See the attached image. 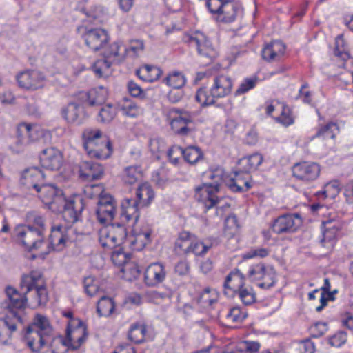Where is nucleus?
Listing matches in <instances>:
<instances>
[{"label":"nucleus","mask_w":353,"mask_h":353,"mask_svg":"<svg viewBox=\"0 0 353 353\" xmlns=\"http://www.w3.org/2000/svg\"><path fill=\"white\" fill-rule=\"evenodd\" d=\"M112 62L105 57L97 60L92 66L94 72L99 77L108 76L110 74V69Z\"/></svg>","instance_id":"nucleus-47"},{"label":"nucleus","mask_w":353,"mask_h":353,"mask_svg":"<svg viewBox=\"0 0 353 353\" xmlns=\"http://www.w3.org/2000/svg\"><path fill=\"white\" fill-rule=\"evenodd\" d=\"M281 108V113L280 116L276 119V121L286 126L292 124L294 123V119L292 117L290 108L285 105H282Z\"/></svg>","instance_id":"nucleus-59"},{"label":"nucleus","mask_w":353,"mask_h":353,"mask_svg":"<svg viewBox=\"0 0 353 353\" xmlns=\"http://www.w3.org/2000/svg\"><path fill=\"white\" fill-rule=\"evenodd\" d=\"M236 293L241 301L246 305H251L256 301V294L253 288L245 285L239 289Z\"/></svg>","instance_id":"nucleus-50"},{"label":"nucleus","mask_w":353,"mask_h":353,"mask_svg":"<svg viewBox=\"0 0 353 353\" xmlns=\"http://www.w3.org/2000/svg\"><path fill=\"white\" fill-rule=\"evenodd\" d=\"M249 179L248 172H245L242 169L234 172V176L229 179L228 186L234 192H245L252 187Z\"/></svg>","instance_id":"nucleus-27"},{"label":"nucleus","mask_w":353,"mask_h":353,"mask_svg":"<svg viewBox=\"0 0 353 353\" xmlns=\"http://www.w3.org/2000/svg\"><path fill=\"white\" fill-rule=\"evenodd\" d=\"M70 230L69 226H63L60 224L52 226L49 236L48 251L46 254L49 253L50 250H61L65 247V242L70 239L68 232Z\"/></svg>","instance_id":"nucleus-18"},{"label":"nucleus","mask_w":353,"mask_h":353,"mask_svg":"<svg viewBox=\"0 0 353 353\" xmlns=\"http://www.w3.org/2000/svg\"><path fill=\"white\" fill-rule=\"evenodd\" d=\"M206 6L212 14H216L217 21L225 23L234 21L242 10L234 0H208Z\"/></svg>","instance_id":"nucleus-7"},{"label":"nucleus","mask_w":353,"mask_h":353,"mask_svg":"<svg viewBox=\"0 0 353 353\" xmlns=\"http://www.w3.org/2000/svg\"><path fill=\"white\" fill-rule=\"evenodd\" d=\"M122 180L125 183L134 184L141 177L140 166L130 165L123 169L122 172Z\"/></svg>","instance_id":"nucleus-41"},{"label":"nucleus","mask_w":353,"mask_h":353,"mask_svg":"<svg viewBox=\"0 0 353 353\" xmlns=\"http://www.w3.org/2000/svg\"><path fill=\"white\" fill-rule=\"evenodd\" d=\"M63 117L68 122L77 125L81 124L87 117L82 105L70 103L61 110Z\"/></svg>","instance_id":"nucleus-25"},{"label":"nucleus","mask_w":353,"mask_h":353,"mask_svg":"<svg viewBox=\"0 0 353 353\" xmlns=\"http://www.w3.org/2000/svg\"><path fill=\"white\" fill-rule=\"evenodd\" d=\"M193 117L191 113H183L181 116H176L170 121L173 132L180 136H187L192 132Z\"/></svg>","instance_id":"nucleus-23"},{"label":"nucleus","mask_w":353,"mask_h":353,"mask_svg":"<svg viewBox=\"0 0 353 353\" xmlns=\"http://www.w3.org/2000/svg\"><path fill=\"white\" fill-rule=\"evenodd\" d=\"M128 90L133 97L143 99L145 97V92L135 82L130 81L128 83Z\"/></svg>","instance_id":"nucleus-62"},{"label":"nucleus","mask_w":353,"mask_h":353,"mask_svg":"<svg viewBox=\"0 0 353 353\" xmlns=\"http://www.w3.org/2000/svg\"><path fill=\"white\" fill-rule=\"evenodd\" d=\"M21 292L8 286L5 292L7 296L6 306L8 313H14L22 318L23 310L29 301L30 306L38 307L45 305L48 301V292L43 274L39 271H32L22 276L20 282Z\"/></svg>","instance_id":"nucleus-1"},{"label":"nucleus","mask_w":353,"mask_h":353,"mask_svg":"<svg viewBox=\"0 0 353 353\" xmlns=\"http://www.w3.org/2000/svg\"><path fill=\"white\" fill-rule=\"evenodd\" d=\"M244 280L243 274L239 270L230 272L226 276L223 284L224 294L228 296H232L245 285Z\"/></svg>","instance_id":"nucleus-26"},{"label":"nucleus","mask_w":353,"mask_h":353,"mask_svg":"<svg viewBox=\"0 0 353 353\" xmlns=\"http://www.w3.org/2000/svg\"><path fill=\"white\" fill-rule=\"evenodd\" d=\"M111 259L115 265L122 266L127 263L130 258L120 246L114 248V250L112 252Z\"/></svg>","instance_id":"nucleus-55"},{"label":"nucleus","mask_w":353,"mask_h":353,"mask_svg":"<svg viewBox=\"0 0 353 353\" xmlns=\"http://www.w3.org/2000/svg\"><path fill=\"white\" fill-rule=\"evenodd\" d=\"M35 191L39 194V197L43 202L48 205L59 204L65 198L62 190L57 188L53 184L42 183Z\"/></svg>","instance_id":"nucleus-20"},{"label":"nucleus","mask_w":353,"mask_h":353,"mask_svg":"<svg viewBox=\"0 0 353 353\" xmlns=\"http://www.w3.org/2000/svg\"><path fill=\"white\" fill-rule=\"evenodd\" d=\"M260 343L256 341H245L241 343L239 348L246 353H255L260 348Z\"/></svg>","instance_id":"nucleus-64"},{"label":"nucleus","mask_w":353,"mask_h":353,"mask_svg":"<svg viewBox=\"0 0 353 353\" xmlns=\"http://www.w3.org/2000/svg\"><path fill=\"white\" fill-rule=\"evenodd\" d=\"M121 110L123 114L131 117H137L140 111V108L134 102L128 99H125L121 105Z\"/></svg>","instance_id":"nucleus-52"},{"label":"nucleus","mask_w":353,"mask_h":353,"mask_svg":"<svg viewBox=\"0 0 353 353\" xmlns=\"http://www.w3.org/2000/svg\"><path fill=\"white\" fill-rule=\"evenodd\" d=\"M52 333L53 329L48 318L38 314L27 328V344L32 351L39 352L47 341L46 339H48Z\"/></svg>","instance_id":"nucleus-5"},{"label":"nucleus","mask_w":353,"mask_h":353,"mask_svg":"<svg viewBox=\"0 0 353 353\" xmlns=\"http://www.w3.org/2000/svg\"><path fill=\"white\" fill-rule=\"evenodd\" d=\"M192 241L193 235L191 233L186 231L181 232L175 241V252L178 254H189Z\"/></svg>","instance_id":"nucleus-34"},{"label":"nucleus","mask_w":353,"mask_h":353,"mask_svg":"<svg viewBox=\"0 0 353 353\" xmlns=\"http://www.w3.org/2000/svg\"><path fill=\"white\" fill-rule=\"evenodd\" d=\"M167 156L173 165H177L181 157H183V148L178 145H173L168 151Z\"/></svg>","instance_id":"nucleus-58"},{"label":"nucleus","mask_w":353,"mask_h":353,"mask_svg":"<svg viewBox=\"0 0 353 353\" xmlns=\"http://www.w3.org/2000/svg\"><path fill=\"white\" fill-rule=\"evenodd\" d=\"M79 178L85 181L100 179L104 174L103 166L93 161H82L78 164Z\"/></svg>","instance_id":"nucleus-19"},{"label":"nucleus","mask_w":353,"mask_h":353,"mask_svg":"<svg viewBox=\"0 0 353 353\" xmlns=\"http://www.w3.org/2000/svg\"><path fill=\"white\" fill-rule=\"evenodd\" d=\"M139 206L140 205L135 199L126 198L123 199L121 204L122 218L125 219L127 222L132 221L133 223H136L140 216Z\"/></svg>","instance_id":"nucleus-28"},{"label":"nucleus","mask_w":353,"mask_h":353,"mask_svg":"<svg viewBox=\"0 0 353 353\" xmlns=\"http://www.w3.org/2000/svg\"><path fill=\"white\" fill-rule=\"evenodd\" d=\"M83 145L89 157L105 159L110 157L112 148L108 137L97 128H86L82 133Z\"/></svg>","instance_id":"nucleus-2"},{"label":"nucleus","mask_w":353,"mask_h":353,"mask_svg":"<svg viewBox=\"0 0 353 353\" xmlns=\"http://www.w3.org/2000/svg\"><path fill=\"white\" fill-rule=\"evenodd\" d=\"M185 78L184 75L179 72H174L168 75L163 82L174 89H179L185 84Z\"/></svg>","instance_id":"nucleus-46"},{"label":"nucleus","mask_w":353,"mask_h":353,"mask_svg":"<svg viewBox=\"0 0 353 353\" xmlns=\"http://www.w3.org/2000/svg\"><path fill=\"white\" fill-rule=\"evenodd\" d=\"M301 216L298 214L279 216L271 225V230L276 234L295 232L301 224Z\"/></svg>","instance_id":"nucleus-10"},{"label":"nucleus","mask_w":353,"mask_h":353,"mask_svg":"<svg viewBox=\"0 0 353 353\" xmlns=\"http://www.w3.org/2000/svg\"><path fill=\"white\" fill-rule=\"evenodd\" d=\"M322 239L321 243L323 247L331 248L335 242L339 231L342 228L343 224L336 216L327 217L321 222Z\"/></svg>","instance_id":"nucleus-11"},{"label":"nucleus","mask_w":353,"mask_h":353,"mask_svg":"<svg viewBox=\"0 0 353 353\" xmlns=\"http://www.w3.org/2000/svg\"><path fill=\"white\" fill-rule=\"evenodd\" d=\"M110 234L116 240L119 247L122 245L126 241L128 232L125 226L120 223H114L106 225Z\"/></svg>","instance_id":"nucleus-42"},{"label":"nucleus","mask_w":353,"mask_h":353,"mask_svg":"<svg viewBox=\"0 0 353 353\" xmlns=\"http://www.w3.org/2000/svg\"><path fill=\"white\" fill-rule=\"evenodd\" d=\"M256 82L257 79L255 77L245 79L236 90L235 95H241L248 92L250 90L255 87Z\"/></svg>","instance_id":"nucleus-60"},{"label":"nucleus","mask_w":353,"mask_h":353,"mask_svg":"<svg viewBox=\"0 0 353 353\" xmlns=\"http://www.w3.org/2000/svg\"><path fill=\"white\" fill-rule=\"evenodd\" d=\"M117 113V109L115 105L111 103H107L101 108L98 114L97 120L103 123H109L111 122Z\"/></svg>","instance_id":"nucleus-43"},{"label":"nucleus","mask_w":353,"mask_h":353,"mask_svg":"<svg viewBox=\"0 0 353 353\" xmlns=\"http://www.w3.org/2000/svg\"><path fill=\"white\" fill-rule=\"evenodd\" d=\"M115 308L113 299L110 297L103 296L97 303V312L99 316H109L112 314Z\"/></svg>","instance_id":"nucleus-40"},{"label":"nucleus","mask_w":353,"mask_h":353,"mask_svg":"<svg viewBox=\"0 0 353 353\" xmlns=\"http://www.w3.org/2000/svg\"><path fill=\"white\" fill-rule=\"evenodd\" d=\"M339 131L337 125L333 122L321 127L314 137H322L324 139H334L336 133Z\"/></svg>","instance_id":"nucleus-49"},{"label":"nucleus","mask_w":353,"mask_h":353,"mask_svg":"<svg viewBox=\"0 0 353 353\" xmlns=\"http://www.w3.org/2000/svg\"><path fill=\"white\" fill-rule=\"evenodd\" d=\"M40 163L43 168L57 170L62 164V157L59 151L54 148L43 150L39 156Z\"/></svg>","instance_id":"nucleus-22"},{"label":"nucleus","mask_w":353,"mask_h":353,"mask_svg":"<svg viewBox=\"0 0 353 353\" xmlns=\"http://www.w3.org/2000/svg\"><path fill=\"white\" fill-rule=\"evenodd\" d=\"M21 134H28L29 144L37 142L43 138L47 131L35 125L22 123L19 124Z\"/></svg>","instance_id":"nucleus-30"},{"label":"nucleus","mask_w":353,"mask_h":353,"mask_svg":"<svg viewBox=\"0 0 353 353\" xmlns=\"http://www.w3.org/2000/svg\"><path fill=\"white\" fill-rule=\"evenodd\" d=\"M248 276L254 280L268 279L259 284V287L270 288L275 284V272L272 267L266 268L264 264L259 263L252 265L248 271Z\"/></svg>","instance_id":"nucleus-16"},{"label":"nucleus","mask_w":353,"mask_h":353,"mask_svg":"<svg viewBox=\"0 0 353 353\" xmlns=\"http://www.w3.org/2000/svg\"><path fill=\"white\" fill-rule=\"evenodd\" d=\"M46 339L47 341L43 343V347H49L52 353H66L69 345L65 338L61 336H54L53 332L50 334L48 339Z\"/></svg>","instance_id":"nucleus-31"},{"label":"nucleus","mask_w":353,"mask_h":353,"mask_svg":"<svg viewBox=\"0 0 353 353\" xmlns=\"http://www.w3.org/2000/svg\"><path fill=\"white\" fill-rule=\"evenodd\" d=\"M334 54L336 57L344 61H346L350 58V54L345 48V42L343 35H339L336 38V47L334 49Z\"/></svg>","instance_id":"nucleus-54"},{"label":"nucleus","mask_w":353,"mask_h":353,"mask_svg":"<svg viewBox=\"0 0 353 353\" xmlns=\"http://www.w3.org/2000/svg\"><path fill=\"white\" fill-rule=\"evenodd\" d=\"M320 171V166L316 163H298L294 164L292 168L293 176L305 183L316 180L319 176Z\"/></svg>","instance_id":"nucleus-14"},{"label":"nucleus","mask_w":353,"mask_h":353,"mask_svg":"<svg viewBox=\"0 0 353 353\" xmlns=\"http://www.w3.org/2000/svg\"><path fill=\"white\" fill-rule=\"evenodd\" d=\"M22 323V318L14 313L6 315L0 319V343L8 344L13 332H16L19 324Z\"/></svg>","instance_id":"nucleus-17"},{"label":"nucleus","mask_w":353,"mask_h":353,"mask_svg":"<svg viewBox=\"0 0 353 353\" xmlns=\"http://www.w3.org/2000/svg\"><path fill=\"white\" fill-rule=\"evenodd\" d=\"M285 51V46L280 41H273L267 44L262 50L263 59L268 61H277L281 59Z\"/></svg>","instance_id":"nucleus-29"},{"label":"nucleus","mask_w":353,"mask_h":353,"mask_svg":"<svg viewBox=\"0 0 353 353\" xmlns=\"http://www.w3.org/2000/svg\"><path fill=\"white\" fill-rule=\"evenodd\" d=\"M340 192V185L338 181H332L326 183L323 191L319 192V195H323V198H335Z\"/></svg>","instance_id":"nucleus-51"},{"label":"nucleus","mask_w":353,"mask_h":353,"mask_svg":"<svg viewBox=\"0 0 353 353\" xmlns=\"http://www.w3.org/2000/svg\"><path fill=\"white\" fill-rule=\"evenodd\" d=\"M216 301V296L210 288H205L200 294L198 302L204 307L211 306Z\"/></svg>","instance_id":"nucleus-56"},{"label":"nucleus","mask_w":353,"mask_h":353,"mask_svg":"<svg viewBox=\"0 0 353 353\" xmlns=\"http://www.w3.org/2000/svg\"><path fill=\"white\" fill-rule=\"evenodd\" d=\"M16 79L19 87L31 90L42 88L45 81L43 74L34 70L23 71L19 73Z\"/></svg>","instance_id":"nucleus-15"},{"label":"nucleus","mask_w":353,"mask_h":353,"mask_svg":"<svg viewBox=\"0 0 353 353\" xmlns=\"http://www.w3.org/2000/svg\"><path fill=\"white\" fill-rule=\"evenodd\" d=\"M232 87V79L229 76L221 74L214 78L213 84L209 90L206 88H199L195 99L202 107L212 105L216 103V99L228 96Z\"/></svg>","instance_id":"nucleus-3"},{"label":"nucleus","mask_w":353,"mask_h":353,"mask_svg":"<svg viewBox=\"0 0 353 353\" xmlns=\"http://www.w3.org/2000/svg\"><path fill=\"white\" fill-rule=\"evenodd\" d=\"M44 174L37 167H31L26 169L22 173L20 182L27 188L37 190L43 182Z\"/></svg>","instance_id":"nucleus-24"},{"label":"nucleus","mask_w":353,"mask_h":353,"mask_svg":"<svg viewBox=\"0 0 353 353\" xmlns=\"http://www.w3.org/2000/svg\"><path fill=\"white\" fill-rule=\"evenodd\" d=\"M247 317V313L242 312L239 307H232L226 315L228 321L232 323L241 322Z\"/></svg>","instance_id":"nucleus-57"},{"label":"nucleus","mask_w":353,"mask_h":353,"mask_svg":"<svg viewBox=\"0 0 353 353\" xmlns=\"http://www.w3.org/2000/svg\"><path fill=\"white\" fill-rule=\"evenodd\" d=\"M107 91L103 88L99 90H91L89 92L82 93V98L90 106L101 105L106 99Z\"/></svg>","instance_id":"nucleus-37"},{"label":"nucleus","mask_w":353,"mask_h":353,"mask_svg":"<svg viewBox=\"0 0 353 353\" xmlns=\"http://www.w3.org/2000/svg\"><path fill=\"white\" fill-rule=\"evenodd\" d=\"M166 276L165 266L161 263L149 265L144 274V281L148 286H156L162 283Z\"/></svg>","instance_id":"nucleus-21"},{"label":"nucleus","mask_w":353,"mask_h":353,"mask_svg":"<svg viewBox=\"0 0 353 353\" xmlns=\"http://www.w3.org/2000/svg\"><path fill=\"white\" fill-rule=\"evenodd\" d=\"M147 333L146 325L143 323L132 324L128 332L129 339L135 343H141L145 341Z\"/></svg>","instance_id":"nucleus-38"},{"label":"nucleus","mask_w":353,"mask_h":353,"mask_svg":"<svg viewBox=\"0 0 353 353\" xmlns=\"http://www.w3.org/2000/svg\"><path fill=\"white\" fill-rule=\"evenodd\" d=\"M210 246L204 244L201 241H192L190 253H193L196 256L204 255L210 249Z\"/></svg>","instance_id":"nucleus-61"},{"label":"nucleus","mask_w":353,"mask_h":353,"mask_svg":"<svg viewBox=\"0 0 353 353\" xmlns=\"http://www.w3.org/2000/svg\"><path fill=\"white\" fill-rule=\"evenodd\" d=\"M136 74L144 81L153 82L162 74V70L154 65H144L136 70Z\"/></svg>","instance_id":"nucleus-32"},{"label":"nucleus","mask_w":353,"mask_h":353,"mask_svg":"<svg viewBox=\"0 0 353 353\" xmlns=\"http://www.w3.org/2000/svg\"><path fill=\"white\" fill-rule=\"evenodd\" d=\"M87 336V327L71 331L70 334H66L65 336L69 345V348L72 350H77L85 342Z\"/></svg>","instance_id":"nucleus-35"},{"label":"nucleus","mask_w":353,"mask_h":353,"mask_svg":"<svg viewBox=\"0 0 353 353\" xmlns=\"http://www.w3.org/2000/svg\"><path fill=\"white\" fill-rule=\"evenodd\" d=\"M148 145L151 154L157 159H160V154L165 149V141L159 137L150 139Z\"/></svg>","instance_id":"nucleus-48"},{"label":"nucleus","mask_w":353,"mask_h":353,"mask_svg":"<svg viewBox=\"0 0 353 353\" xmlns=\"http://www.w3.org/2000/svg\"><path fill=\"white\" fill-rule=\"evenodd\" d=\"M85 194L90 199L97 198L96 215L98 221L103 224L111 221L116 213V202L114 198L105 193L101 185L87 187Z\"/></svg>","instance_id":"nucleus-4"},{"label":"nucleus","mask_w":353,"mask_h":353,"mask_svg":"<svg viewBox=\"0 0 353 353\" xmlns=\"http://www.w3.org/2000/svg\"><path fill=\"white\" fill-rule=\"evenodd\" d=\"M185 41L192 47H196L201 57L202 63L207 65L217 57L218 53L207 37L200 31H196L185 37Z\"/></svg>","instance_id":"nucleus-8"},{"label":"nucleus","mask_w":353,"mask_h":353,"mask_svg":"<svg viewBox=\"0 0 353 353\" xmlns=\"http://www.w3.org/2000/svg\"><path fill=\"white\" fill-rule=\"evenodd\" d=\"M263 157L261 154L254 153L241 158L239 161V165L241 166L245 172L255 170L263 162Z\"/></svg>","instance_id":"nucleus-36"},{"label":"nucleus","mask_w":353,"mask_h":353,"mask_svg":"<svg viewBox=\"0 0 353 353\" xmlns=\"http://www.w3.org/2000/svg\"><path fill=\"white\" fill-rule=\"evenodd\" d=\"M135 199L140 207H147L152 201L154 193L151 186L148 183H143L139 186L136 191Z\"/></svg>","instance_id":"nucleus-33"},{"label":"nucleus","mask_w":353,"mask_h":353,"mask_svg":"<svg viewBox=\"0 0 353 353\" xmlns=\"http://www.w3.org/2000/svg\"><path fill=\"white\" fill-rule=\"evenodd\" d=\"M17 241L28 250H37L44 243V234L41 229H34L31 225H17L14 229Z\"/></svg>","instance_id":"nucleus-9"},{"label":"nucleus","mask_w":353,"mask_h":353,"mask_svg":"<svg viewBox=\"0 0 353 353\" xmlns=\"http://www.w3.org/2000/svg\"><path fill=\"white\" fill-rule=\"evenodd\" d=\"M59 205L63 207L62 217L68 224L72 225L80 221L83 209L82 199L67 200L65 197Z\"/></svg>","instance_id":"nucleus-13"},{"label":"nucleus","mask_w":353,"mask_h":353,"mask_svg":"<svg viewBox=\"0 0 353 353\" xmlns=\"http://www.w3.org/2000/svg\"><path fill=\"white\" fill-rule=\"evenodd\" d=\"M99 241L103 248L114 249L119 247L113 236L110 234L106 226L103 227L99 231Z\"/></svg>","instance_id":"nucleus-45"},{"label":"nucleus","mask_w":353,"mask_h":353,"mask_svg":"<svg viewBox=\"0 0 353 353\" xmlns=\"http://www.w3.org/2000/svg\"><path fill=\"white\" fill-rule=\"evenodd\" d=\"M201 150L198 146L190 145L183 149V157L190 164H194L203 158Z\"/></svg>","instance_id":"nucleus-44"},{"label":"nucleus","mask_w":353,"mask_h":353,"mask_svg":"<svg viewBox=\"0 0 353 353\" xmlns=\"http://www.w3.org/2000/svg\"><path fill=\"white\" fill-rule=\"evenodd\" d=\"M26 219L30 223H32L34 229H41V232L44 234L46 230L45 220L43 217L38 212L34 211L28 212L26 214Z\"/></svg>","instance_id":"nucleus-53"},{"label":"nucleus","mask_w":353,"mask_h":353,"mask_svg":"<svg viewBox=\"0 0 353 353\" xmlns=\"http://www.w3.org/2000/svg\"><path fill=\"white\" fill-rule=\"evenodd\" d=\"M209 177L212 179L213 183H205L196 188L195 198L203 204L206 210H210L215 206L219 201L216 193L219 192L221 182L223 181V171L216 170L211 172Z\"/></svg>","instance_id":"nucleus-6"},{"label":"nucleus","mask_w":353,"mask_h":353,"mask_svg":"<svg viewBox=\"0 0 353 353\" xmlns=\"http://www.w3.org/2000/svg\"><path fill=\"white\" fill-rule=\"evenodd\" d=\"M83 38L86 46L94 52L103 48L110 41L108 32L102 28L87 29Z\"/></svg>","instance_id":"nucleus-12"},{"label":"nucleus","mask_w":353,"mask_h":353,"mask_svg":"<svg viewBox=\"0 0 353 353\" xmlns=\"http://www.w3.org/2000/svg\"><path fill=\"white\" fill-rule=\"evenodd\" d=\"M347 341V335L344 332H338L329 339V343L336 347H339Z\"/></svg>","instance_id":"nucleus-63"},{"label":"nucleus","mask_w":353,"mask_h":353,"mask_svg":"<svg viewBox=\"0 0 353 353\" xmlns=\"http://www.w3.org/2000/svg\"><path fill=\"white\" fill-rule=\"evenodd\" d=\"M121 43L114 42L104 52L105 57L108 59L113 58L114 62L120 63L124 59L127 53V48L125 47H123V52H121Z\"/></svg>","instance_id":"nucleus-39"}]
</instances>
